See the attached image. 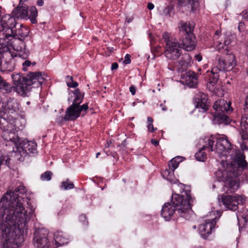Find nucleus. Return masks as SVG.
<instances>
[{
	"instance_id": "11",
	"label": "nucleus",
	"mask_w": 248,
	"mask_h": 248,
	"mask_svg": "<svg viewBox=\"0 0 248 248\" xmlns=\"http://www.w3.org/2000/svg\"><path fill=\"white\" fill-rule=\"evenodd\" d=\"M213 108L217 112L218 115L226 123H230V119L224 112L229 113L232 111V109L231 108V103H227L224 99H218L216 101L214 104Z\"/></svg>"
},
{
	"instance_id": "23",
	"label": "nucleus",
	"mask_w": 248,
	"mask_h": 248,
	"mask_svg": "<svg viewBox=\"0 0 248 248\" xmlns=\"http://www.w3.org/2000/svg\"><path fill=\"white\" fill-rule=\"evenodd\" d=\"M4 110L13 113L19 109V104L17 100L14 98H10L5 103H3Z\"/></svg>"
},
{
	"instance_id": "32",
	"label": "nucleus",
	"mask_w": 248,
	"mask_h": 248,
	"mask_svg": "<svg viewBox=\"0 0 248 248\" xmlns=\"http://www.w3.org/2000/svg\"><path fill=\"white\" fill-rule=\"evenodd\" d=\"M23 47L22 46H17L16 48H15V50H16L17 54L16 55L18 56L19 57L22 58L23 59H26L28 58L29 52L26 50L25 47V45L23 44Z\"/></svg>"
},
{
	"instance_id": "31",
	"label": "nucleus",
	"mask_w": 248,
	"mask_h": 248,
	"mask_svg": "<svg viewBox=\"0 0 248 248\" xmlns=\"http://www.w3.org/2000/svg\"><path fill=\"white\" fill-rule=\"evenodd\" d=\"M13 87L4 78L0 82V90L4 93H9L13 90Z\"/></svg>"
},
{
	"instance_id": "22",
	"label": "nucleus",
	"mask_w": 248,
	"mask_h": 248,
	"mask_svg": "<svg viewBox=\"0 0 248 248\" xmlns=\"http://www.w3.org/2000/svg\"><path fill=\"white\" fill-rule=\"evenodd\" d=\"M181 56V58L180 60L178 61L177 64L181 70L184 71L190 66L192 62V60L190 55L187 53L182 54Z\"/></svg>"
},
{
	"instance_id": "49",
	"label": "nucleus",
	"mask_w": 248,
	"mask_h": 248,
	"mask_svg": "<svg viewBox=\"0 0 248 248\" xmlns=\"http://www.w3.org/2000/svg\"><path fill=\"white\" fill-rule=\"evenodd\" d=\"M148 130L151 132H153L156 129H155L152 124H149L148 125Z\"/></svg>"
},
{
	"instance_id": "39",
	"label": "nucleus",
	"mask_w": 248,
	"mask_h": 248,
	"mask_svg": "<svg viewBox=\"0 0 248 248\" xmlns=\"http://www.w3.org/2000/svg\"><path fill=\"white\" fill-rule=\"evenodd\" d=\"M53 173L50 171H46L41 175V179L43 181H50L51 179Z\"/></svg>"
},
{
	"instance_id": "19",
	"label": "nucleus",
	"mask_w": 248,
	"mask_h": 248,
	"mask_svg": "<svg viewBox=\"0 0 248 248\" xmlns=\"http://www.w3.org/2000/svg\"><path fill=\"white\" fill-rule=\"evenodd\" d=\"M229 60H231V62H227L225 58H222L219 56H217V59L218 60V71H225L229 70L232 68L236 64V61L234 55H231L230 56Z\"/></svg>"
},
{
	"instance_id": "60",
	"label": "nucleus",
	"mask_w": 248,
	"mask_h": 248,
	"mask_svg": "<svg viewBox=\"0 0 248 248\" xmlns=\"http://www.w3.org/2000/svg\"><path fill=\"white\" fill-rule=\"evenodd\" d=\"M221 33V31L219 30H217L216 31V36H218L219 35V34H220Z\"/></svg>"
},
{
	"instance_id": "35",
	"label": "nucleus",
	"mask_w": 248,
	"mask_h": 248,
	"mask_svg": "<svg viewBox=\"0 0 248 248\" xmlns=\"http://www.w3.org/2000/svg\"><path fill=\"white\" fill-rule=\"evenodd\" d=\"M75 185L74 183L70 181L69 179H66L65 181H62L60 186V189L64 190H67L74 188Z\"/></svg>"
},
{
	"instance_id": "7",
	"label": "nucleus",
	"mask_w": 248,
	"mask_h": 248,
	"mask_svg": "<svg viewBox=\"0 0 248 248\" xmlns=\"http://www.w3.org/2000/svg\"><path fill=\"white\" fill-rule=\"evenodd\" d=\"M29 6L27 5L19 4L12 11V15H10L12 18L15 20L18 19H30L32 24H36V19L38 15V11L35 6H31L29 9L30 15L28 14Z\"/></svg>"
},
{
	"instance_id": "28",
	"label": "nucleus",
	"mask_w": 248,
	"mask_h": 248,
	"mask_svg": "<svg viewBox=\"0 0 248 248\" xmlns=\"http://www.w3.org/2000/svg\"><path fill=\"white\" fill-rule=\"evenodd\" d=\"M72 93L74 95V99L72 104H76L81 106L80 104L83 102L84 97V93L82 92L78 88L76 89Z\"/></svg>"
},
{
	"instance_id": "64",
	"label": "nucleus",
	"mask_w": 248,
	"mask_h": 248,
	"mask_svg": "<svg viewBox=\"0 0 248 248\" xmlns=\"http://www.w3.org/2000/svg\"><path fill=\"white\" fill-rule=\"evenodd\" d=\"M3 78H2L0 76V82H1V80H2L3 79Z\"/></svg>"
},
{
	"instance_id": "8",
	"label": "nucleus",
	"mask_w": 248,
	"mask_h": 248,
	"mask_svg": "<svg viewBox=\"0 0 248 248\" xmlns=\"http://www.w3.org/2000/svg\"><path fill=\"white\" fill-rule=\"evenodd\" d=\"M0 129H2L1 134L2 138L5 140L13 143L16 147L21 139L17 134L15 125L8 124L6 121L5 118L1 116V113H0Z\"/></svg>"
},
{
	"instance_id": "27",
	"label": "nucleus",
	"mask_w": 248,
	"mask_h": 248,
	"mask_svg": "<svg viewBox=\"0 0 248 248\" xmlns=\"http://www.w3.org/2000/svg\"><path fill=\"white\" fill-rule=\"evenodd\" d=\"M186 84L191 88L196 87L197 84V78L194 73L187 72L186 73L185 78Z\"/></svg>"
},
{
	"instance_id": "20",
	"label": "nucleus",
	"mask_w": 248,
	"mask_h": 248,
	"mask_svg": "<svg viewBox=\"0 0 248 248\" xmlns=\"http://www.w3.org/2000/svg\"><path fill=\"white\" fill-rule=\"evenodd\" d=\"M196 107L202 108L203 111H206L208 108V97L207 94L203 93H199L196 95Z\"/></svg>"
},
{
	"instance_id": "12",
	"label": "nucleus",
	"mask_w": 248,
	"mask_h": 248,
	"mask_svg": "<svg viewBox=\"0 0 248 248\" xmlns=\"http://www.w3.org/2000/svg\"><path fill=\"white\" fill-rule=\"evenodd\" d=\"M48 233V231L45 229H36L33 240L34 246L38 248H48L50 243L47 238Z\"/></svg>"
},
{
	"instance_id": "57",
	"label": "nucleus",
	"mask_w": 248,
	"mask_h": 248,
	"mask_svg": "<svg viewBox=\"0 0 248 248\" xmlns=\"http://www.w3.org/2000/svg\"><path fill=\"white\" fill-rule=\"evenodd\" d=\"M28 0H19V4H20V5H26V4H25V2L27 1Z\"/></svg>"
},
{
	"instance_id": "34",
	"label": "nucleus",
	"mask_w": 248,
	"mask_h": 248,
	"mask_svg": "<svg viewBox=\"0 0 248 248\" xmlns=\"http://www.w3.org/2000/svg\"><path fill=\"white\" fill-rule=\"evenodd\" d=\"M182 161V157L176 156L169 162V168L172 170H175L178 167L179 163Z\"/></svg>"
},
{
	"instance_id": "17",
	"label": "nucleus",
	"mask_w": 248,
	"mask_h": 248,
	"mask_svg": "<svg viewBox=\"0 0 248 248\" xmlns=\"http://www.w3.org/2000/svg\"><path fill=\"white\" fill-rule=\"evenodd\" d=\"M217 215L218 218L221 216V213L217 212ZM217 219V218L216 217L214 218L206 220L204 223L200 225L199 227V232L203 238H206L212 233V230L215 228L216 224Z\"/></svg>"
},
{
	"instance_id": "45",
	"label": "nucleus",
	"mask_w": 248,
	"mask_h": 248,
	"mask_svg": "<svg viewBox=\"0 0 248 248\" xmlns=\"http://www.w3.org/2000/svg\"><path fill=\"white\" fill-rule=\"evenodd\" d=\"M129 91L132 95H134L136 91V87L133 85L130 86V87H129Z\"/></svg>"
},
{
	"instance_id": "16",
	"label": "nucleus",
	"mask_w": 248,
	"mask_h": 248,
	"mask_svg": "<svg viewBox=\"0 0 248 248\" xmlns=\"http://www.w3.org/2000/svg\"><path fill=\"white\" fill-rule=\"evenodd\" d=\"M36 147L37 144L35 142L29 141L25 139L20 140L16 148L20 154L23 153L22 155H28L29 156H32L36 153Z\"/></svg>"
},
{
	"instance_id": "40",
	"label": "nucleus",
	"mask_w": 248,
	"mask_h": 248,
	"mask_svg": "<svg viewBox=\"0 0 248 248\" xmlns=\"http://www.w3.org/2000/svg\"><path fill=\"white\" fill-rule=\"evenodd\" d=\"M8 47L3 43V40H0V58L2 57V53L9 50Z\"/></svg>"
},
{
	"instance_id": "41",
	"label": "nucleus",
	"mask_w": 248,
	"mask_h": 248,
	"mask_svg": "<svg viewBox=\"0 0 248 248\" xmlns=\"http://www.w3.org/2000/svg\"><path fill=\"white\" fill-rule=\"evenodd\" d=\"M79 220L82 223V225L85 226H86L88 225V218L85 214H82L79 216Z\"/></svg>"
},
{
	"instance_id": "5",
	"label": "nucleus",
	"mask_w": 248,
	"mask_h": 248,
	"mask_svg": "<svg viewBox=\"0 0 248 248\" xmlns=\"http://www.w3.org/2000/svg\"><path fill=\"white\" fill-rule=\"evenodd\" d=\"M13 83L15 85L14 90L22 96H26L32 88L41 87L45 80L40 72H29L26 77L20 74L12 75Z\"/></svg>"
},
{
	"instance_id": "53",
	"label": "nucleus",
	"mask_w": 248,
	"mask_h": 248,
	"mask_svg": "<svg viewBox=\"0 0 248 248\" xmlns=\"http://www.w3.org/2000/svg\"><path fill=\"white\" fill-rule=\"evenodd\" d=\"M243 18L246 20H248V12L244 13L243 14Z\"/></svg>"
},
{
	"instance_id": "56",
	"label": "nucleus",
	"mask_w": 248,
	"mask_h": 248,
	"mask_svg": "<svg viewBox=\"0 0 248 248\" xmlns=\"http://www.w3.org/2000/svg\"><path fill=\"white\" fill-rule=\"evenodd\" d=\"M112 143V140H107V144H106V146L107 147H108Z\"/></svg>"
},
{
	"instance_id": "9",
	"label": "nucleus",
	"mask_w": 248,
	"mask_h": 248,
	"mask_svg": "<svg viewBox=\"0 0 248 248\" xmlns=\"http://www.w3.org/2000/svg\"><path fill=\"white\" fill-rule=\"evenodd\" d=\"M88 105V102L81 106L71 104L66 108L64 116L62 117L61 122L74 121L80 115L84 116L87 113Z\"/></svg>"
},
{
	"instance_id": "48",
	"label": "nucleus",
	"mask_w": 248,
	"mask_h": 248,
	"mask_svg": "<svg viewBox=\"0 0 248 248\" xmlns=\"http://www.w3.org/2000/svg\"><path fill=\"white\" fill-rule=\"evenodd\" d=\"M244 23L243 22H239L238 26V29L239 31L241 32L242 31V30L244 29Z\"/></svg>"
},
{
	"instance_id": "51",
	"label": "nucleus",
	"mask_w": 248,
	"mask_h": 248,
	"mask_svg": "<svg viewBox=\"0 0 248 248\" xmlns=\"http://www.w3.org/2000/svg\"><path fill=\"white\" fill-rule=\"evenodd\" d=\"M195 58L198 62H201L202 60V56L201 54L195 55Z\"/></svg>"
},
{
	"instance_id": "62",
	"label": "nucleus",
	"mask_w": 248,
	"mask_h": 248,
	"mask_svg": "<svg viewBox=\"0 0 248 248\" xmlns=\"http://www.w3.org/2000/svg\"><path fill=\"white\" fill-rule=\"evenodd\" d=\"M100 155V153H97L96 154V157H98V156Z\"/></svg>"
},
{
	"instance_id": "21",
	"label": "nucleus",
	"mask_w": 248,
	"mask_h": 248,
	"mask_svg": "<svg viewBox=\"0 0 248 248\" xmlns=\"http://www.w3.org/2000/svg\"><path fill=\"white\" fill-rule=\"evenodd\" d=\"M178 5L185 11L194 12L199 4L197 0H179Z\"/></svg>"
},
{
	"instance_id": "3",
	"label": "nucleus",
	"mask_w": 248,
	"mask_h": 248,
	"mask_svg": "<svg viewBox=\"0 0 248 248\" xmlns=\"http://www.w3.org/2000/svg\"><path fill=\"white\" fill-rule=\"evenodd\" d=\"M233 160L232 162L227 165L226 170L222 173L225 179L223 190L228 193H233L238 189L240 181V179L238 178L239 176L242 174V181L247 179L248 176V163L243 155L240 152L238 154L236 153Z\"/></svg>"
},
{
	"instance_id": "13",
	"label": "nucleus",
	"mask_w": 248,
	"mask_h": 248,
	"mask_svg": "<svg viewBox=\"0 0 248 248\" xmlns=\"http://www.w3.org/2000/svg\"><path fill=\"white\" fill-rule=\"evenodd\" d=\"M182 47L177 41H167L164 52L166 57L171 61L177 60L182 55Z\"/></svg>"
},
{
	"instance_id": "54",
	"label": "nucleus",
	"mask_w": 248,
	"mask_h": 248,
	"mask_svg": "<svg viewBox=\"0 0 248 248\" xmlns=\"http://www.w3.org/2000/svg\"><path fill=\"white\" fill-rule=\"evenodd\" d=\"M147 8L149 10H151L154 8V5L152 3H149L147 5Z\"/></svg>"
},
{
	"instance_id": "33",
	"label": "nucleus",
	"mask_w": 248,
	"mask_h": 248,
	"mask_svg": "<svg viewBox=\"0 0 248 248\" xmlns=\"http://www.w3.org/2000/svg\"><path fill=\"white\" fill-rule=\"evenodd\" d=\"M174 6L172 4H169L163 10L162 15L165 17H170L174 14Z\"/></svg>"
},
{
	"instance_id": "52",
	"label": "nucleus",
	"mask_w": 248,
	"mask_h": 248,
	"mask_svg": "<svg viewBox=\"0 0 248 248\" xmlns=\"http://www.w3.org/2000/svg\"><path fill=\"white\" fill-rule=\"evenodd\" d=\"M151 142L153 145H154L155 146H157L159 144V142L158 140H156L154 139H152Z\"/></svg>"
},
{
	"instance_id": "29",
	"label": "nucleus",
	"mask_w": 248,
	"mask_h": 248,
	"mask_svg": "<svg viewBox=\"0 0 248 248\" xmlns=\"http://www.w3.org/2000/svg\"><path fill=\"white\" fill-rule=\"evenodd\" d=\"M203 140L204 144L203 145L201 149L197 153H196L195 155L196 159L200 161H204L206 159L207 155L204 152V150H207L209 152L211 151L209 148L205 146V139H203Z\"/></svg>"
},
{
	"instance_id": "59",
	"label": "nucleus",
	"mask_w": 248,
	"mask_h": 248,
	"mask_svg": "<svg viewBox=\"0 0 248 248\" xmlns=\"http://www.w3.org/2000/svg\"><path fill=\"white\" fill-rule=\"evenodd\" d=\"M147 121L149 124H152V123L153 122V120L152 118H151L150 117H148Z\"/></svg>"
},
{
	"instance_id": "46",
	"label": "nucleus",
	"mask_w": 248,
	"mask_h": 248,
	"mask_svg": "<svg viewBox=\"0 0 248 248\" xmlns=\"http://www.w3.org/2000/svg\"><path fill=\"white\" fill-rule=\"evenodd\" d=\"M245 112H248V95L245 100V107L244 108Z\"/></svg>"
},
{
	"instance_id": "1",
	"label": "nucleus",
	"mask_w": 248,
	"mask_h": 248,
	"mask_svg": "<svg viewBox=\"0 0 248 248\" xmlns=\"http://www.w3.org/2000/svg\"><path fill=\"white\" fill-rule=\"evenodd\" d=\"M26 192L25 187L19 185L7 191L0 201L2 248H18L27 234L28 221L35 216V208Z\"/></svg>"
},
{
	"instance_id": "2",
	"label": "nucleus",
	"mask_w": 248,
	"mask_h": 248,
	"mask_svg": "<svg viewBox=\"0 0 248 248\" xmlns=\"http://www.w3.org/2000/svg\"><path fill=\"white\" fill-rule=\"evenodd\" d=\"M181 194L173 193L170 202H166L162 206L161 215L166 221L170 220L174 214L186 219L189 218V215L192 212L191 202L193 199L191 196L190 191L184 188V185L179 184Z\"/></svg>"
},
{
	"instance_id": "26",
	"label": "nucleus",
	"mask_w": 248,
	"mask_h": 248,
	"mask_svg": "<svg viewBox=\"0 0 248 248\" xmlns=\"http://www.w3.org/2000/svg\"><path fill=\"white\" fill-rule=\"evenodd\" d=\"M232 38V37L231 36H226L224 39L223 44L220 42H217V48L219 52L225 53V52L229 51L228 46L231 44Z\"/></svg>"
},
{
	"instance_id": "44",
	"label": "nucleus",
	"mask_w": 248,
	"mask_h": 248,
	"mask_svg": "<svg viewBox=\"0 0 248 248\" xmlns=\"http://www.w3.org/2000/svg\"><path fill=\"white\" fill-rule=\"evenodd\" d=\"M130 58H131V56L129 54H126L125 56L124 63L125 64H129L131 62Z\"/></svg>"
},
{
	"instance_id": "30",
	"label": "nucleus",
	"mask_w": 248,
	"mask_h": 248,
	"mask_svg": "<svg viewBox=\"0 0 248 248\" xmlns=\"http://www.w3.org/2000/svg\"><path fill=\"white\" fill-rule=\"evenodd\" d=\"M218 71V67H213L210 73L207 71L208 76H209V83L216 84L219 78Z\"/></svg>"
},
{
	"instance_id": "61",
	"label": "nucleus",
	"mask_w": 248,
	"mask_h": 248,
	"mask_svg": "<svg viewBox=\"0 0 248 248\" xmlns=\"http://www.w3.org/2000/svg\"><path fill=\"white\" fill-rule=\"evenodd\" d=\"M162 109L164 111L166 110V108L165 107H163L162 108Z\"/></svg>"
},
{
	"instance_id": "36",
	"label": "nucleus",
	"mask_w": 248,
	"mask_h": 248,
	"mask_svg": "<svg viewBox=\"0 0 248 248\" xmlns=\"http://www.w3.org/2000/svg\"><path fill=\"white\" fill-rule=\"evenodd\" d=\"M67 86L69 88H77L78 83L73 80V78L70 76H67L66 77Z\"/></svg>"
},
{
	"instance_id": "25",
	"label": "nucleus",
	"mask_w": 248,
	"mask_h": 248,
	"mask_svg": "<svg viewBox=\"0 0 248 248\" xmlns=\"http://www.w3.org/2000/svg\"><path fill=\"white\" fill-rule=\"evenodd\" d=\"M54 239L57 247L67 244L69 241V239L67 237L66 234L60 231L56 232L54 234Z\"/></svg>"
},
{
	"instance_id": "42",
	"label": "nucleus",
	"mask_w": 248,
	"mask_h": 248,
	"mask_svg": "<svg viewBox=\"0 0 248 248\" xmlns=\"http://www.w3.org/2000/svg\"><path fill=\"white\" fill-rule=\"evenodd\" d=\"M31 64V61L29 60H26L23 63H22V66H23V70L26 71L27 70V68L29 66H30Z\"/></svg>"
},
{
	"instance_id": "43",
	"label": "nucleus",
	"mask_w": 248,
	"mask_h": 248,
	"mask_svg": "<svg viewBox=\"0 0 248 248\" xmlns=\"http://www.w3.org/2000/svg\"><path fill=\"white\" fill-rule=\"evenodd\" d=\"M162 36L166 41V45L167 44V41H173V40H170V34L167 32L163 33Z\"/></svg>"
},
{
	"instance_id": "15",
	"label": "nucleus",
	"mask_w": 248,
	"mask_h": 248,
	"mask_svg": "<svg viewBox=\"0 0 248 248\" xmlns=\"http://www.w3.org/2000/svg\"><path fill=\"white\" fill-rule=\"evenodd\" d=\"M245 198L241 195L232 196L230 195H223L222 202L225 208L232 210H236L239 204H243L245 202Z\"/></svg>"
},
{
	"instance_id": "14",
	"label": "nucleus",
	"mask_w": 248,
	"mask_h": 248,
	"mask_svg": "<svg viewBox=\"0 0 248 248\" xmlns=\"http://www.w3.org/2000/svg\"><path fill=\"white\" fill-rule=\"evenodd\" d=\"M8 51L2 53V57L0 58V71L6 74L14 71L15 67V60Z\"/></svg>"
},
{
	"instance_id": "47",
	"label": "nucleus",
	"mask_w": 248,
	"mask_h": 248,
	"mask_svg": "<svg viewBox=\"0 0 248 248\" xmlns=\"http://www.w3.org/2000/svg\"><path fill=\"white\" fill-rule=\"evenodd\" d=\"M118 64L117 62H113L111 64V70H116L118 68Z\"/></svg>"
},
{
	"instance_id": "58",
	"label": "nucleus",
	"mask_w": 248,
	"mask_h": 248,
	"mask_svg": "<svg viewBox=\"0 0 248 248\" xmlns=\"http://www.w3.org/2000/svg\"><path fill=\"white\" fill-rule=\"evenodd\" d=\"M107 50L109 52H112L114 51V48L113 47H108Z\"/></svg>"
},
{
	"instance_id": "4",
	"label": "nucleus",
	"mask_w": 248,
	"mask_h": 248,
	"mask_svg": "<svg viewBox=\"0 0 248 248\" xmlns=\"http://www.w3.org/2000/svg\"><path fill=\"white\" fill-rule=\"evenodd\" d=\"M16 24V21L10 15L2 16L0 12V40H3V43L9 48V46H11L15 49L13 40L17 39L22 41L29 34V29L22 25H20V28L15 31L14 28Z\"/></svg>"
},
{
	"instance_id": "10",
	"label": "nucleus",
	"mask_w": 248,
	"mask_h": 248,
	"mask_svg": "<svg viewBox=\"0 0 248 248\" xmlns=\"http://www.w3.org/2000/svg\"><path fill=\"white\" fill-rule=\"evenodd\" d=\"M240 139L238 142L242 150L248 149V115L242 116L240 127L239 129Z\"/></svg>"
},
{
	"instance_id": "55",
	"label": "nucleus",
	"mask_w": 248,
	"mask_h": 248,
	"mask_svg": "<svg viewBox=\"0 0 248 248\" xmlns=\"http://www.w3.org/2000/svg\"><path fill=\"white\" fill-rule=\"evenodd\" d=\"M37 5L39 6H42L44 4V0H37Z\"/></svg>"
},
{
	"instance_id": "63",
	"label": "nucleus",
	"mask_w": 248,
	"mask_h": 248,
	"mask_svg": "<svg viewBox=\"0 0 248 248\" xmlns=\"http://www.w3.org/2000/svg\"><path fill=\"white\" fill-rule=\"evenodd\" d=\"M115 156H117V154H116V153H115L113 155V156L115 158Z\"/></svg>"
},
{
	"instance_id": "18",
	"label": "nucleus",
	"mask_w": 248,
	"mask_h": 248,
	"mask_svg": "<svg viewBox=\"0 0 248 248\" xmlns=\"http://www.w3.org/2000/svg\"><path fill=\"white\" fill-rule=\"evenodd\" d=\"M180 46L187 51H191L194 50L197 45L196 39L193 34L183 36L180 39Z\"/></svg>"
},
{
	"instance_id": "50",
	"label": "nucleus",
	"mask_w": 248,
	"mask_h": 248,
	"mask_svg": "<svg viewBox=\"0 0 248 248\" xmlns=\"http://www.w3.org/2000/svg\"><path fill=\"white\" fill-rule=\"evenodd\" d=\"M226 52V53H225L226 54V56L225 57V58L227 62H231L232 61L231 60H229V58H230V56L231 55H233L232 54H227V52Z\"/></svg>"
},
{
	"instance_id": "24",
	"label": "nucleus",
	"mask_w": 248,
	"mask_h": 248,
	"mask_svg": "<svg viewBox=\"0 0 248 248\" xmlns=\"http://www.w3.org/2000/svg\"><path fill=\"white\" fill-rule=\"evenodd\" d=\"M180 34L181 35L186 36L190 34H193V26L189 22H185L181 21L179 23Z\"/></svg>"
},
{
	"instance_id": "38",
	"label": "nucleus",
	"mask_w": 248,
	"mask_h": 248,
	"mask_svg": "<svg viewBox=\"0 0 248 248\" xmlns=\"http://www.w3.org/2000/svg\"><path fill=\"white\" fill-rule=\"evenodd\" d=\"M237 219L242 217L245 222L248 221V210L247 209H243L242 211H239L237 214Z\"/></svg>"
},
{
	"instance_id": "37",
	"label": "nucleus",
	"mask_w": 248,
	"mask_h": 248,
	"mask_svg": "<svg viewBox=\"0 0 248 248\" xmlns=\"http://www.w3.org/2000/svg\"><path fill=\"white\" fill-rule=\"evenodd\" d=\"M174 170H172L171 169L166 170L163 172V176L170 182H173L172 178H173V171Z\"/></svg>"
},
{
	"instance_id": "6",
	"label": "nucleus",
	"mask_w": 248,
	"mask_h": 248,
	"mask_svg": "<svg viewBox=\"0 0 248 248\" xmlns=\"http://www.w3.org/2000/svg\"><path fill=\"white\" fill-rule=\"evenodd\" d=\"M217 141L215 146H213L215 138L213 136L205 138V146L208 147L212 152H217L218 155L228 156L232 151V145L226 139V137L222 136L216 138Z\"/></svg>"
}]
</instances>
